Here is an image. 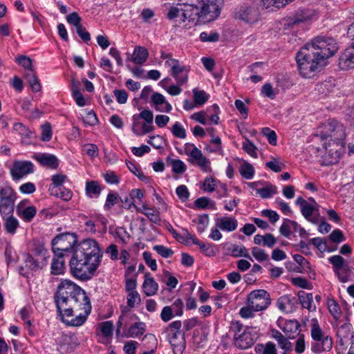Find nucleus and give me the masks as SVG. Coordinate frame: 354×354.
Masks as SVG:
<instances>
[{
	"mask_svg": "<svg viewBox=\"0 0 354 354\" xmlns=\"http://www.w3.org/2000/svg\"><path fill=\"white\" fill-rule=\"evenodd\" d=\"M311 242L320 252H325L328 250L326 241L322 238L312 239Z\"/></svg>",
	"mask_w": 354,
	"mask_h": 354,
	"instance_id": "obj_64",
	"label": "nucleus"
},
{
	"mask_svg": "<svg viewBox=\"0 0 354 354\" xmlns=\"http://www.w3.org/2000/svg\"><path fill=\"white\" fill-rule=\"evenodd\" d=\"M315 211H317L316 207L308 203L301 209V212L306 219H309Z\"/></svg>",
	"mask_w": 354,
	"mask_h": 354,
	"instance_id": "obj_59",
	"label": "nucleus"
},
{
	"mask_svg": "<svg viewBox=\"0 0 354 354\" xmlns=\"http://www.w3.org/2000/svg\"><path fill=\"white\" fill-rule=\"evenodd\" d=\"M277 307L283 312H288V306L291 304L290 298L288 296L281 297L277 300Z\"/></svg>",
	"mask_w": 354,
	"mask_h": 354,
	"instance_id": "obj_62",
	"label": "nucleus"
},
{
	"mask_svg": "<svg viewBox=\"0 0 354 354\" xmlns=\"http://www.w3.org/2000/svg\"><path fill=\"white\" fill-rule=\"evenodd\" d=\"M5 228L8 233L14 234L19 226V222L12 214L6 216Z\"/></svg>",
	"mask_w": 354,
	"mask_h": 354,
	"instance_id": "obj_31",
	"label": "nucleus"
},
{
	"mask_svg": "<svg viewBox=\"0 0 354 354\" xmlns=\"http://www.w3.org/2000/svg\"><path fill=\"white\" fill-rule=\"evenodd\" d=\"M31 251L32 252V255L39 259H44V261H46V252L47 250L44 248V245L43 243L39 242H34L32 243V248L31 249Z\"/></svg>",
	"mask_w": 354,
	"mask_h": 354,
	"instance_id": "obj_30",
	"label": "nucleus"
},
{
	"mask_svg": "<svg viewBox=\"0 0 354 354\" xmlns=\"http://www.w3.org/2000/svg\"><path fill=\"white\" fill-rule=\"evenodd\" d=\"M16 192L10 186L0 188V214L3 218L13 214Z\"/></svg>",
	"mask_w": 354,
	"mask_h": 354,
	"instance_id": "obj_7",
	"label": "nucleus"
},
{
	"mask_svg": "<svg viewBox=\"0 0 354 354\" xmlns=\"http://www.w3.org/2000/svg\"><path fill=\"white\" fill-rule=\"evenodd\" d=\"M17 62L24 67L26 71H34L32 66V60L29 57L21 55L17 59Z\"/></svg>",
	"mask_w": 354,
	"mask_h": 354,
	"instance_id": "obj_47",
	"label": "nucleus"
},
{
	"mask_svg": "<svg viewBox=\"0 0 354 354\" xmlns=\"http://www.w3.org/2000/svg\"><path fill=\"white\" fill-rule=\"evenodd\" d=\"M327 129L330 131V134L321 133L315 135V137H319L322 140H326L328 142H331L333 145L343 147L344 140L346 138L344 128L336 121H332L327 125Z\"/></svg>",
	"mask_w": 354,
	"mask_h": 354,
	"instance_id": "obj_6",
	"label": "nucleus"
},
{
	"mask_svg": "<svg viewBox=\"0 0 354 354\" xmlns=\"http://www.w3.org/2000/svg\"><path fill=\"white\" fill-rule=\"evenodd\" d=\"M299 300L302 306L308 309L310 311L315 310V306H313V297L311 293H305L303 295H299Z\"/></svg>",
	"mask_w": 354,
	"mask_h": 354,
	"instance_id": "obj_34",
	"label": "nucleus"
},
{
	"mask_svg": "<svg viewBox=\"0 0 354 354\" xmlns=\"http://www.w3.org/2000/svg\"><path fill=\"white\" fill-rule=\"evenodd\" d=\"M140 297L137 291L130 292L127 296V305L130 308H133L136 304H140Z\"/></svg>",
	"mask_w": 354,
	"mask_h": 354,
	"instance_id": "obj_56",
	"label": "nucleus"
},
{
	"mask_svg": "<svg viewBox=\"0 0 354 354\" xmlns=\"http://www.w3.org/2000/svg\"><path fill=\"white\" fill-rule=\"evenodd\" d=\"M328 261L333 265L334 272H337L344 266L345 260L340 255H334L328 259Z\"/></svg>",
	"mask_w": 354,
	"mask_h": 354,
	"instance_id": "obj_44",
	"label": "nucleus"
},
{
	"mask_svg": "<svg viewBox=\"0 0 354 354\" xmlns=\"http://www.w3.org/2000/svg\"><path fill=\"white\" fill-rule=\"evenodd\" d=\"M101 331L104 337H109L113 335V323L111 321L104 322L100 324Z\"/></svg>",
	"mask_w": 354,
	"mask_h": 354,
	"instance_id": "obj_53",
	"label": "nucleus"
},
{
	"mask_svg": "<svg viewBox=\"0 0 354 354\" xmlns=\"http://www.w3.org/2000/svg\"><path fill=\"white\" fill-rule=\"evenodd\" d=\"M153 249L164 258H168L174 254V251L171 249L161 245H154Z\"/></svg>",
	"mask_w": 354,
	"mask_h": 354,
	"instance_id": "obj_52",
	"label": "nucleus"
},
{
	"mask_svg": "<svg viewBox=\"0 0 354 354\" xmlns=\"http://www.w3.org/2000/svg\"><path fill=\"white\" fill-rule=\"evenodd\" d=\"M239 171L241 175L245 179H252L254 175L253 166L246 162L241 165Z\"/></svg>",
	"mask_w": 354,
	"mask_h": 354,
	"instance_id": "obj_39",
	"label": "nucleus"
},
{
	"mask_svg": "<svg viewBox=\"0 0 354 354\" xmlns=\"http://www.w3.org/2000/svg\"><path fill=\"white\" fill-rule=\"evenodd\" d=\"M257 193L261 198H268L277 193V189L276 186L267 183L266 187L260 188V189H257Z\"/></svg>",
	"mask_w": 354,
	"mask_h": 354,
	"instance_id": "obj_32",
	"label": "nucleus"
},
{
	"mask_svg": "<svg viewBox=\"0 0 354 354\" xmlns=\"http://www.w3.org/2000/svg\"><path fill=\"white\" fill-rule=\"evenodd\" d=\"M169 231L172 233L174 238L179 242L185 243V244H189V240H192V243L196 245H198L199 242L198 241L197 239L195 238L192 234H190L188 230L184 229L183 230V234H178L174 228L171 227L169 229Z\"/></svg>",
	"mask_w": 354,
	"mask_h": 354,
	"instance_id": "obj_26",
	"label": "nucleus"
},
{
	"mask_svg": "<svg viewBox=\"0 0 354 354\" xmlns=\"http://www.w3.org/2000/svg\"><path fill=\"white\" fill-rule=\"evenodd\" d=\"M176 194L182 201H186L189 196V193L185 185H180L176 188Z\"/></svg>",
	"mask_w": 354,
	"mask_h": 354,
	"instance_id": "obj_63",
	"label": "nucleus"
},
{
	"mask_svg": "<svg viewBox=\"0 0 354 354\" xmlns=\"http://www.w3.org/2000/svg\"><path fill=\"white\" fill-rule=\"evenodd\" d=\"M51 194L55 196L61 198L62 200L65 201H68L71 199L73 193L69 189H67L64 187H59L58 189L54 188L51 189Z\"/></svg>",
	"mask_w": 354,
	"mask_h": 354,
	"instance_id": "obj_38",
	"label": "nucleus"
},
{
	"mask_svg": "<svg viewBox=\"0 0 354 354\" xmlns=\"http://www.w3.org/2000/svg\"><path fill=\"white\" fill-rule=\"evenodd\" d=\"M272 337L274 338L279 344V346L285 352H289L292 350V344L288 340V336L286 337L281 332L277 330L272 331Z\"/></svg>",
	"mask_w": 354,
	"mask_h": 354,
	"instance_id": "obj_25",
	"label": "nucleus"
},
{
	"mask_svg": "<svg viewBox=\"0 0 354 354\" xmlns=\"http://www.w3.org/2000/svg\"><path fill=\"white\" fill-rule=\"evenodd\" d=\"M75 30L77 34L83 40V41L88 44L91 40V35L90 33L86 31V28L81 24L75 28Z\"/></svg>",
	"mask_w": 354,
	"mask_h": 354,
	"instance_id": "obj_58",
	"label": "nucleus"
},
{
	"mask_svg": "<svg viewBox=\"0 0 354 354\" xmlns=\"http://www.w3.org/2000/svg\"><path fill=\"white\" fill-rule=\"evenodd\" d=\"M172 171L176 174H182L186 169L185 163L180 160H174L171 162Z\"/></svg>",
	"mask_w": 354,
	"mask_h": 354,
	"instance_id": "obj_61",
	"label": "nucleus"
},
{
	"mask_svg": "<svg viewBox=\"0 0 354 354\" xmlns=\"http://www.w3.org/2000/svg\"><path fill=\"white\" fill-rule=\"evenodd\" d=\"M24 262L26 268L32 271L41 270L46 264L44 259H39L30 254L25 255Z\"/></svg>",
	"mask_w": 354,
	"mask_h": 354,
	"instance_id": "obj_21",
	"label": "nucleus"
},
{
	"mask_svg": "<svg viewBox=\"0 0 354 354\" xmlns=\"http://www.w3.org/2000/svg\"><path fill=\"white\" fill-rule=\"evenodd\" d=\"M101 190V187L97 181H90L86 184V192L90 197H97Z\"/></svg>",
	"mask_w": 354,
	"mask_h": 354,
	"instance_id": "obj_29",
	"label": "nucleus"
},
{
	"mask_svg": "<svg viewBox=\"0 0 354 354\" xmlns=\"http://www.w3.org/2000/svg\"><path fill=\"white\" fill-rule=\"evenodd\" d=\"M143 209L145 210V212H143L148 218L152 222L156 224L159 223L160 221V216L158 214L156 213L155 210L148 207L146 205H142Z\"/></svg>",
	"mask_w": 354,
	"mask_h": 354,
	"instance_id": "obj_45",
	"label": "nucleus"
},
{
	"mask_svg": "<svg viewBox=\"0 0 354 354\" xmlns=\"http://www.w3.org/2000/svg\"><path fill=\"white\" fill-rule=\"evenodd\" d=\"M145 279L142 284V288L147 296L154 295L158 289V284L154 281L153 277H150L149 272L145 273Z\"/></svg>",
	"mask_w": 354,
	"mask_h": 354,
	"instance_id": "obj_22",
	"label": "nucleus"
},
{
	"mask_svg": "<svg viewBox=\"0 0 354 354\" xmlns=\"http://www.w3.org/2000/svg\"><path fill=\"white\" fill-rule=\"evenodd\" d=\"M232 255L234 257H243L252 261V259L247 252L246 248L243 245L240 246L238 245H234L232 249Z\"/></svg>",
	"mask_w": 354,
	"mask_h": 354,
	"instance_id": "obj_42",
	"label": "nucleus"
},
{
	"mask_svg": "<svg viewBox=\"0 0 354 354\" xmlns=\"http://www.w3.org/2000/svg\"><path fill=\"white\" fill-rule=\"evenodd\" d=\"M25 78L28 82L33 92H38L41 91V84L36 75V73L34 71H26Z\"/></svg>",
	"mask_w": 354,
	"mask_h": 354,
	"instance_id": "obj_28",
	"label": "nucleus"
},
{
	"mask_svg": "<svg viewBox=\"0 0 354 354\" xmlns=\"http://www.w3.org/2000/svg\"><path fill=\"white\" fill-rule=\"evenodd\" d=\"M298 229L299 225L297 222L285 218L279 228V232L283 236L288 238L292 232H297Z\"/></svg>",
	"mask_w": 354,
	"mask_h": 354,
	"instance_id": "obj_23",
	"label": "nucleus"
},
{
	"mask_svg": "<svg viewBox=\"0 0 354 354\" xmlns=\"http://www.w3.org/2000/svg\"><path fill=\"white\" fill-rule=\"evenodd\" d=\"M262 133L265 136L270 145H277V134L268 127H264L262 129Z\"/></svg>",
	"mask_w": 354,
	"mask_h": 354,
	"instance_id": "obj_50",
	"label": "nucleus"
},
{
	"mask_svg": "<svg viewBox=\"0 0 354 354\" xmlns=\"http://www.w3.org/2000/svg\"><path fill=\"white\" fill-rule=\"evenodd\" d=\"M149 56L148 50L146 48L140 46H136L131 60L136 64H144Z\"/></svg>",
	"mask_w": 354,
	"mask_h": 354,
	"instance_id": "obj_24",
	"label": "nucleus"
},
{
	"mask_svg": "<svg viewBox=\"0 0 354 354\" xmlns=\"http://www.w3.org/2000/svg\"><path fill=\"white\" fill-rule=\"evenodd\" d=\"M84 151L85 153L91 158H95L98 156V147L94 144H85L83 146Z\"/></svg>",
	"mask_w": 354,
	"mask_h": 354,
	"instance_id": "obj_54",
	"label": "nucleus"
},
{
	"mask_svg": "<svg viewBox=\"0 0 354 354\" xmlns=\"http://www.w3.org/2000/svg\"><path fill=\"white\" fill-rule=\"evenodd\" d=\"M34 171V165L30 161H15L10 168L12 179L17 180Z\"/></svg>",
	"mask_w": 354,
	"mask_h": 354,
	"instance_id": "obj_11",
	"label": "nucleus"
},
{
	"mask_svg": "<svg viewBox=\"0 0 354 354\" xmlns=\"http://www.w3.org/2000/svg\"><path fill=\"white\" fill-rule=\"evenodd\" d=\"M77 242L75 234H60L52 240V250L59 257H63L64 252L71 250V274L81 280L87 281L93 277L100 265L103 252L94 239H84L78 244Z\"/></svg>",
	"mask_w": 354,
	"mask_h": 354,
	"instance_id": "obj_1",
	"label": "nucleus"
},
{
	"mask_svg": "<svg viewBox=\"0 0 354 354\" xmlns=\"http://www.w3.org/2000/svg\"><path fill=\"white\" fill-rule=\"evenodd\" d=\"M185 153L189 157V161L194 165H199V149L192 143L185 145Z\"/></svg>",
	"mask_w": 354,
	"mask_h": 354,
	"instance_id": "obj_27",
	"label": "nucleus"
},
{
	"mask_svg": "<svg viewBox=\"0 0 354 354\" xmlns=\"http://www.w3.org/2000/svg\"><path fill=\"white\" fill-rule=\"evenodd\" d=\"M216 227L218 229L226 231L232 232L237 228L238 221L234 217L222 216L216 219Z\"/></svg>",
	"mask_w": 354,
	"mask_h": 354,
	"instance_id": "obj_18",
	"label": "nucleus"
},
{
	"mask_svg": "<svg viewBox=\"0 0 354 354\" xmlns=\"http://www.w3.org/2000/svg\"><path fill=\"white\" fill-rule=\"evenodd\" d=\"M52 138V130L50 123L46 122L41 125V139L42 141L48 142Z\"/></svg>",
	"mask_w": 354,
	"mask_h": 354,
	"instance_id": "obj_48",
	"label": "nucleus"
},
{
	"mask_svg": "<svg viewBox=\"0 0 354 354\" xmlns=\"http://www.w3.org/2000/svg\"><path fill=\"white\" fill-rule=\"evenodd\" d=\"M339 65L342 69L354 68V48L351 44L350 48L346 49L339 59Z\"/></svg>",
	"mask_w": 354,
	"mask_h": 354,
	"instance_id": "obj_20",
	"label": "nucleus"
},
{
	"mask_svg": "<svg viewBox=\"0 0 354 354\" xmlns=\"http://www.w3.org/2000/svg\"><path fill=\"white\" fill-rule=\"evenodd\" d=\"M277 323L288 338L293 339L296 335L299 334L300 324L297 320H283L279 318Z\"/></svg>",
	"mask_w": 354,
	"mask_h": 354,
	"instance_id": "obj_14",
	"label": "nucleus"
},
{
	"mask_svg": "<svg viewBox=\"0 0 354 354\" xmlns=\"http://www.w3.org/2000/svg\"><path fill=\"white\" fill-rule=\"evenodd\" d=\"M172 133L178 138H185L186 137L185 129L182 127L180 123L176 122L172 127Z\"/></svg>",
	"mask_w": 354,
	"mask_h": 354,
	"instance_id": "obj_51",
	"label": "nucleus"
},
{
	"mask_svg": "<svg viewBox=\"0 0 354 354\" xmlns=\"http://www.w3.org/2000/svg\"><path fill=\"white\" fill-rule=\"evenodd\" d=\"M114 95L119 104H125L128 99V93L123 89H115L113 91Z\"/></svg>",
	"mask_w": 354,
	"mask_h": 354,
	"instance_id": "obj_60",
	"label": "nucleus"
},
{
	"mask_svg": "<svg viewBox=\"0 0 354 354\" xmlns=\"http://www.w3.org/2000/svg\"><path fill=\"white\" fill-rule=\"evenodd\" d=\"M315 50L319 53L325 61L335 55L338 50V44L335 39L329 37L318 36L308 43Z\"/></svg>",
	"mask_w": 354,
	"mask_h": 354,
	"instance_id": "obj_4",
	"label": "nucleus"
},
{
	"mask_svg": "<svg viewBox=\"0 0 354 354\" xmlns=\"http://www.w3.org/2000/svg\"><path fill=\"white\" fill-rule=\"evenodd\" d=\"M165 66L171 68V75L176 80L178 84L182 85L187 80V70L180 65L179 61L175 59H169L165 62Z\"/></svg>",
	"mask_w": 354,
	"mask_h": 354,
	"instance_id": "obj_10",
	"label": "nucleus"
},
{
	"mask_svg": "<svg viewBox=\"0 0 354 354\" xmlns=\"http://www.w3.org/2000/svg\"><path fill=\"white\" fill-rule=\"evenodd\" d=\"M243 149L245 152L254 158H257V147L250 140L246 139L243 143Z\"/></svg>",
	"mask_w": 354,
	"mask_h": 354,
	"instance_id": "obj_46",
	"label": "nucleus"
},
{
	"mask_svg": "<svg viewBox=\"0 0 354 354\" xmlns=\"http://www.w3.org/2000/svg\"><path fill=\"white\" fill-rule=\"evenodd\" d=\"M194 102L188 100H185L184 101L185 109L191 110L195 106V105L199 104V91H198L196 88L194 89Z\"/></svg>",
	"mask_w": 354,
	"mask_h": 354,
	"instance_id": "obj_57",
	"label": "nucleus"
},
{
	"mask_svg": "<svg viewBox=\"0 0 354 354\" xmlns=\"http://www.w3.org/2000/svg\"><path fill=\"white\" fill-rule=\"evenodd\" d=\"M145 330V324L142 322H136L129 328L127 336L132 337H137L140 335H142Z\"/></svg>",
	"mask_w": 354,
	"mask_h": 354,
	"instance_id": "obj_37",
	"label": "nucleus"
},
{
	"mask_svg": "<svg viewBox=\"0 0 354 354\" xmlns=\"http://www.w3.org/2000/svg\"><path fill=\"white\" fill-rule=\"evenodd\" d=\"M41 165L50 169H57L59 166V160L53 154L40 153L33 156Z\"/></svg>",
	"mask_w": 354,
	"mask_h": 354,
	"instance_id": "obj_16",
	"label": "nucleus"
},
{
	"mask_svg": "<svg viewBox=\"0 0 354 354\" xmlns=\"http://www.w3.org/2000/svg\"><path fill=\"white\" fill-rule=\"evenodd\" d=\"M292 0H261L262 5L265 8H269L271 6H274L280 8L288 4Z\"/></svg>",
	"mask_w": 354,
	"mask_h": 354,
	"instance_id": "obj_41",
	"label": "nucleus"
},
{
	"mask_svg": "<svg viewBox=\"0 0 354 354\" xmlns=\"http://www.w3.org/2000/svg\"><path fill=\"white\" fill-rule=\"evenodd\" d=\"M311 336L312 338L315 341H321L322 339V331L319 325L318 324V321L316 319H312L311 323Z\"/></svg>",
	"mask_w": 354,
	"mask_h": 354,
	"instance_id": "obj_40",
	"label": "nucleus"
},
{
	"mask_svg": "<svg viewBox=\"0 0 354 354\" xmlns=\"http://www.w3.org/2000/svg\"><path fill=\"white\" fill-rule=\"evenodd\" d=\"M201 21L211 22L219 17L224 0H201Z\"/></svg>",
	"mask_w": 354,
	"mask_h": 354,
	"instance_id": "obj_5",
	"label": "nucleus"
},
{
	"mask_svg": "<svg viewBox=\"0 0 354 354\" xmlns=\"http://www.w3.org/2000/svg\"><path fill=\"white\" fill-rule=\"evenodd\" d=\"M316 12L311 9H299L296 13L288 19V25L294 26L301 23L310 21L315 16Z\"/></svg>",
	"mask_w": 354,
	"mask_h": 354,
	"instance_id": "obj_15",
	"label": "nucleus"
},
{
	"mask_svg": "<svg viewBox=\"0 0 354 354\" xmlns=\"http://www.w3.org/2000/svg\"><path fill=\"white\" fill-rule=\"evenodd\" d=\"M323 147L325 149V153L323 156L324 164L325 165H330L336 163L339 158V151L342 147L333 145L331 142L323 143Z\"/></svg>",
	"mask_w": 354,
	"mask_h": 354,
	"instance_id": "obj_13",
	"label": "nucleus"
},
{
	"mask_svg": "<svg viewBox=\"0 0 354 354\" xmlns=\"http://www.w3.org/2000/svg\"><path fill=\"white\" fill-rule=\"evenodd\" d=\"M63 257H57V259H53L51 264V273L54 275L62 274L64 270V261Z\"/></svg>",
	"mask_w": 354,
	"mask_h": 354,
	"instance_id": "obj_33",
	"label": "nucleus"
},
{
	"mask_svg": "<svg viewBox=\"0 0 354 354\" xmlns=\"http://www.w3.org/2000/svg\"><path fill=\"white\" fill-rule=\"evenodd\" d=\"M18 215L21 216L25 221L30 222L35 216L37 210L34 206H28L26 207L21 212L17 208Z\"/></svg>",
	"mask_w": 354,
	"mask_h": 354,
	"instance_id": "obj_36",
	"label": "nucleus"
},
{
	"mask_svg": "<svg viewBox=\"0 0 354 354\" xmlns=\"http://www.w3.org/2000/svg\"><path fill=\"white\" fill-rule=\"evenodd\" d=\"M216 187V180L212 176L205 178L203 183V189L205 192H213Z\"/></svg>",
	"mask_w": 354,
	"mask_h": 354,
	"instance_id": "obj_43",
	"label": "nucleus"
},
{
	"mask_svg": "<svg viewBox=\"0 0 354 354\" xmlns=\"http://www.w3.org/2000/svg\"><path fill=\"white\" fill-rule=\"evenodd\" d=\"M270 302V294L265 290H255L248 295L247 304L250 305L254 311L264 310L269 306Z\"/></svg>",
	"mask_w": 354,
	"mask_h": 354,
	"instance_id": "obj_8",
	"label": "nucleus"
},
{
	"mask_svg": "<svg viewBox=\"0 0 354 354\" xmlns=\"http://www.w3.org/2000/svg\"><path fill=\"white\" fill-rule=\"evenodd\" d=\"M169 342L174 354H182L185 347L184 334L181 331H174L169 337Z\"/></svg>",
	"mask_w": 354,
	"mask_h": 354,
	"instance_id": "obj_17",
	"label": "nucleus"
},
{
	"mask_svg": "<svg viewBox=\"0 0 354 354\" xmlns=\"http://www.w3.org/2000/svg\"><path fill=\"white\" fill-rule=\"evenodd\" d=\"M308 43L297 55V62L300 74L306 78L313 77L326 64V61L319 55Z\"/></svg>",
	"mask_w": 354,
	"mask_h": 354,
	"instance_id": "obj_3",
	"label": "nucleus"
},
{
	"mask_svg": "<svg viewBox=\"0 0 354 354\" xmlns=\"http://www.w3.org/2000/svg\"><path fill=\"white\" fill-rule=\"evenodd\" d=\"M328 308L330 313L335 319H338L341 317V308L335 299H329L328 300Z\"/></svg>",
	"mask_w": 354,
	"mask_h": 354,
	"instance_id": "obj_35",
	"label": "nucleus"
},
{
	"mask_svg": "<svg viewBox=\"0 0 354 354\" xmlns=\"http://www.w3.org/2000/svg\"><path fill=\"white\" fill-rule=\"evenodd\" d=\"M183 12H181V20H188L189 23L196 26L199 23V8L192 3H183Z\"/></svg>",
	"mask_w": 354,
	"mask_h": 354,
	"instance_id": "obj_12",
	"label": "nucleus"
},
{
	"mask_svg": "<svg viewBox=\"0 0 354 354\" xmlns=\"http://www.w3.org/2000/svg\"><path fill=\"white\" fill-rule=\"evenodd\" d=\"M254 343L252 334L250 332L244 331L241 334H234V344L240 349H247L251 347Z\"/></svg>",
	"mask_w": 354,
	"mask_h": 354,
	"instance_id": "obj_19",
	"label": "nucleus"
},
{
	"mask_svg": "<svg viewBox=\"0 0 354 354\" xmlns=\"http://www.w3.org/2000/svg\"><path fill=\"white\" fill-rule=\"evenodd\" d=\"M234 18L247 24L256 22L259 19V12L253 7L242 5L237 6L233 13Z\"/></svg>",
	"mask_w": 354,
	"mask_h": 354,
	"instance_id": "obj_9",
	"label": "nucleus"
},
{
	"mask_svg": "<svg viewBox=\"0 0 354 354\" xmlns=\"http://www.w3.org/2000/svg\"><path fill=\"white\" fill-rule=\"evenodd\" d=\"M57 313L66 325H82L91 311L86 292L69 280L61 281L54 297Z\"/></svg>",
	"mask_w": 354,
	"mask_h": 354,
	"instance_id": "obj_2",
	"label": "nucleus"
},
{
	"mask_svg": "<svg viewBox=\"0 0 354 354\" xmlns=\"http://www.w3.org/2000/svg\"><path fill=\"white\" fill-rule=\"evenodd\" d=\"M252 254L259 261H263L268 259V254H267L263 250L257 247L252 248Z\"/></svg>",
	"mask_w": 354,
	"mask_h": 354,
	"instance_id": "obj_55",
	"label": "nucleus"
},
{
	"mask_svg": "<svg viewBox=\"0 0 354 354\" xmlns=\"http://www.w3.org/2000/svg\"><path fill=\"white\" fill-rule=\"evenodd\" d=\"M219 37L220 35L217 32H211L209 34L206 32L201 33V41L205 42H216Z\"/></svg>",
	"mask_w": 354,
	"mask_h": 354,
	"instance_id": "obj_49",
	"label": "nucleus"
}]
</instances>
